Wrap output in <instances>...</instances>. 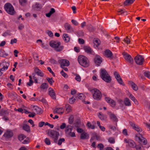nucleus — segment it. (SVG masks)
Wrapping results in <instances>:
<instances>
[{
  "instance_id": "nucleus-40",
  "label": "nucleus",
  "mask_w": 150,
  "mask_h": 150,
  "mask_svg": "<svg viewBox=\"0 0 150 150\" xmlns=\"http://www.w3.org/2000/svg\"><path fill=\"white\" fill-rule=\"evenodd\" d=\"M86 125L88 128H91L92 129H94L95 128V126L93 125H92L89 122H87Z\"/></svg>"
},
{
  "instance_id": "nucleus-28",
  "label": "nucleus",
  "mask_w": 150,
  "mask_h": 150,
  "mask_svg": "<svg viewBox=\"0 0 150 150\" xmlns=\"http://www.w3.org/2000/svg\"><path fill=\"white\" fill-rule=\"evenodd\" d=\"M3 65H4L3 67L0 69V70L1 71L7 70L9 66V64L7 62H5L4 63Z\"/></svg>"
},
{
  "instance_id": "nucleus-29",
  "label": "nucleus",
  "mask_w": 150,
  "mask_h": 150,
  "mask_svg": "<svg viewBox=\"0 0 150 150\" xmlns=\"http://www.w3.org/2000/svg\"><path fill=\"white\" fill-rule=\"evenodd\" d=\"M65 28L68 32H70L72 30V28L70 25L67 23L65 25Z\"/></svg>"
},
{
  "instance_id": "nucleus-60",
  "label": "nucleus",
  "mask_w": 150,
  "mask_h": 150,
  "mask_svg": "<svg viewBox=\"0 0 150 150\" xmlns=\"http://www.w3.org/2000/svg\"><path fill=\"white\" fill-rule=\"evenodd\" d=\"M61 74L65 78H67L68 77V76L67 74L65 73L63 70L61 71Z\"/></svg>"
},
{
  "instance_id": "nucleus-62",
  "label": "nucleus",
  "mask_w": 150,
  "mask_h": 150,
  "mask_svg": "<svg viewBox=\"0 0 150 150\" xmlns=\"http://www.w3.org/2000/svg\"><path fill=\"white\" fill-rule=\"evenodd\" d=\"M66 124L64 123H63L60 126V128L61 129H64L65 128H66Z\"/></svg>"
},
{
  "instance_id": "nucleus-52",
  "label": "nucleus",
  "mask_w": 150,
  "mask_h": 150,
  "mask_svg": "<svg viewBox=\"0 0 150 150\" xmlns=\"http://www.w3.org/2000/svg\"><path fill=\"white\" fill-rule=\"evenodd\" d=\"M75 79L76 80L79 82H80L81 80V78L80 76L79 75L77 74H76V77H75Z\"/></svg>"
},
{
  "instance_id": "nucleus-59",
  "label": "nucleus",
  "mask_w": 150,
  "mask_h": 150,
  "mask_svg": "<svg viewBox=\"0 0 150 150\" xmlns=\"http://www.w3.org/2000/svg\"><path fill=\"white\" fill-rule=\"evenodd\" d=\"M88 29L91 32L93 31L94 30V29L92 27V25H89L88 27Z\"/></svg>"
},
{
  "instance_id": "nucleus-25",
  "label": "nucleus",
  "mask_w": 150,
  "mask_h": 150,
  "mask_svg": "<svg viewBox=\"0 0 150 150\" xmlns=\"http://www.w3.org/2000/svg\"><path fill=\"white\" fill-rule=\"evenodd\" d=\"M33 111L37 114H40L42 113V109L37 106H34L33 108Z\"/></svg>"
},
{
  "instance_id": "nucleus-30",
  "label": "nucleus",
  "mask_w": 150,
  "mask_h": 150,
  "mask_svg": "<svg viewBox=\"0 0 150 150\" xmlns=\"http://www.w3.org/2000/svg\"><path fill=\"white\" fill-rule=\"evenodd\" d=\"M99 118L101 120H104L107 118V117L101 112H99L98 114Z\"/></svg>"
},
{
  "instance_id": "nucleus-38",
  "label": "nucleus",
  "mask_w": 150,
  "mask_h": 150,
  "mask_svg": "<svg viewBox=\"0 0 150 150\" xmlns=\"http://www.w3.org/2000/svg\"><path fill=\"white\" fill-rule=\"evenodd\" d=\"M48 87V84L45 83H42L40 86V88L42 89L47 88Z\"/></svg>"
},
{
  "instance_id": "nucleus-57",
  "label": "nucleus",
  "mask_w": 150,
  "mask_h": 150,
  "mask_svg": "<svg viewBox=\"0 0 150 150\" xmlns=\"http://www.w3.org/2000/svg\"><path fill=\"white\" fill-rule=\"evenodd\" d=\"M108 141L110 143H114L115 142V139L112 137H110L108 139Z\"/></svg>"
},
{
  "instance_id": "nucleus-32",
  "label": "nucleus",
  "mask_w": 150,
  "mask_h": 150,
  "mask_svg": "<svg viewBox=\"0 0 150 150\" xmlns=\"http://www.w3.org/2000/svg\"><path fill=\"white\" fill-rule=\"evenodd\" d=\"M128 144L129 145L130 147H136V146H137L135 143L133 141L130 139L129 140V142Z\"/></svg>"
},
{
  "instance_id": "nucleus-35",
  "label": "nucleus",
  "mask_w": 150,
  "mask_h": 150,
  "mask_svg": "<svg viewBox=\"0 0 150 150\" xmlns=\"http://www.w3.org/2000/svg\"><path fill=\"white\" fill-rule=\"evenodd\" d=\"M8 114L9 113L8 112L5 110H2L1 112V114L4 116H7Z\"/></svg>"
},
{
  "instance_id": "nucleus-8",
  "label": "nucleus",
  "mask_w": 150,
  "mask_h": 150,
  "mask_svg": "<svg viewBox=\"0 0 150 150\" xmlns=\"http://www.w3.org/2000/svg\"><path fill=\"white\" fill-rule=\"evenodd\" d=\"M135 139L136 140L144 145H146L147 143L146 139L142 136L140 137L138 136L137 135H136L135 136Z\"/></svg>"
},
{
  "instance_id": "nucleus-41",
  "label": "nucleus",
  "mask_w": 150,
  "mask_h": 150,
  "mask_svg": "<svg viewBox=\"0 0 150 150\" xmlns=\"http://www.w3.org/2000/svg\"><path fill=\"white\" fill-rule=\"evenodd\" d=\"M137 150H145L144 146L141 145H138L136 147Z\"/></svg>"
},
{
  "instance_id": "nucleus-10",
  "label": "nucleus",
  "mask_w": 150,
  "mask_h": 150,
  "mask_svg": "<svg viewBox=\"0 0 150 150\" xmlns=\"http://www.w3.org/2000/svg\"><path fill=\"white\" fill-rule=\"evenodd\" d=\"M105 99L106 101L109 104L110 106L113 107H115L116 105V102L114 100L109 97L106 96L105 95Z\"/></svg>"
},
{
  "instance_id": "nucleus-44",
  "label": "nucleus",
  "mask_w": 150,
  "mask_h": 150,
  "mask_svg": "<svg viewBox=\"0 0 150 150\" xmlns=\"http://www.w3.org/2000/svg\"><path fill=\"white\" fill-rule=\"evenodd\" d=\"M46 79L48 81L49 83L51 85H52V83L54 82L52 78L47 77L46 78Z\"/></svg>"
},
{
  "instance_id": "nucleus-15",
  "label": "nucleus",
  "mask_w": 150,
  "mask_h": 150,
  "mask_svg": "<svg viewBox=\"0 0 150 150\" xmlns=\"http://www.w3.org/2000/svg\"><path fill=\"white\" fill-rule=\"evenodd\" d=\"M110 119L113 122H117L118 121V119L115 115L114 114L111 112H109L108 113ZM116 126H117V123H116Z\"/></svg>"
},
{
  "instance_id": "nucleus-63",
  "label": "nucleus",
  "mask_w": 150,
  "mask_h": 150,
  "mask_svg": "<svg viewBox=\"0 0 150 150\" xmlns=\"http://www.w3.org/2000/svg\"><path fill=\"white\" fill-rule=\"evenodd\" d=\"M78 42L80 44H83L84 43V40L82 39L79 38L78 39Z\"/></svg>"
},
{
  "instance_id": "nucleus-18",
  "label": "nucleus",
  "mask_w": 150,
  "mask_h": 150,
  "mask_svg": "<svg viewBox=\"0 0 150 150\" xmlns=\"http://www.w3.org/2000/svg\"><path fill=\"white\" fill-rule=\"evenodd\" d=\"M64 109L62 108H56L53 111L54 113H57L61 114H63L64 112Z\"/></svg>"
},
{
  "instance_id": "nucleus-34",
  "label": "nucleus",
  "mask_w": 150,
  "mask_h": 150,
  "mask_svg": "<svg viewBox=\"0 0 150 150\" xmlns=\"http://www.w3.org/2000/svg\"><path fill=\"white\" fill-rule=\"evenodd\" d=\"M135 0H126L124 2V6H127L129 4H131L133 3Z\"/></svg>"
},
{
  "instance_id": "nucleus-64",
  "label": "nucleus",
  "mask_w": 150,
  "mask_h": 150,
  "mask_svg": "<svg viewBox=\"0 0 150 150\" xmlns=\"http://www.w3.org/2000/svg\"><path fill=\"white\" fill-rule=\"evenodd\" d=\"M17 42L16 39L14 38V39H11V41L10 43L11 44H13L14 43H16Z\"/></svg>"
},
{
  "instance_id": "nucleus-42",
  "label": "nucleus",
  "mask_w": 150,
  "mask_h": 150,
  "mask_svg": "<svg viewBox=\"0 0 150 150\" xmlns=\"http://www.w3.org/2000/svg\"><path fill=\"white\" fill-rule=\"evenodd\" d=\"M130 37H129V38L128 36H127L126 38L124 39V41L127 44H129V43H130Z\"/></svg>"
},
{
  "instance_id": "nucleus-36",
  "label": "nucleus",
  "mask_w": 150,
  "mask_h": 150,
  "mask_svg": "<svg viewBox=\"0 0 150 150\" xmlns=\"http://www.w3.org/2000/svg\"><path fill=\"white\" fill-rule=\"evenodd\" d=\"M66 111L67 113L71 112V106L68 104L66 105L65 106Z\"/></svg>"
},
{
  "instance_id": "nucleus-47",
  "label": "nucleus",
  "mask_w": 150,
  "mask_h": 150,
  "mask_svg": "<svg viewBox=\"0 0 150 150\" xmlns=\"http://www.w3.org/2000/svg\"><path fill=\"white\" fill-rule=\"evenodd\" d=\"M6 55V53L4 50H0V57H4Z\"/></svg>"
},
{
  "instance_id": "nucleus-1",
  "label": "nucleus",
  "mask_w": 150,
  "mask_h": 150,
  "mask_svg": "<svg viewBox=\"0 0 150 150\" xmlns=\"http://www.w3.org/2000/svg\"><path fill=\"white\" fill-rule=\"evenodd\" d=\"M50 46L54 48L57 52H59L62 51L64 48V46H60L61 43L58 41L52 40L50 42Z\"/></svg>"
},
{
  "instance_id": "nucleus-13",
  "label": "nucleus",
  "mask_w": 150,
  "mask_h": 150,
  "mask_svg": "<svg viewBox=\"0 0 150 150\" xmlns=\"http://www.w3.org/2000/svg\"><path fill=\"white\" fill-rule=\"evenodd\" d=\"M129 124L131 126L133 127V129L136 130L137 132H140L142 131V129L139 127L134 123L132 122H129Z\"/></svg>"
},
{
  "instance_id": "nucleus-27",
  "label": "nucleus",
  "mask_w": 150,
  "mask_h": 150,
  "mask_svg": "<svg viewBox=\"0 0 150 150\" xmlns=\"http://www.w3.org/2000/svg\"><path fill=\"white\" fill-rule=\"evenodd\" d=\"M22 127L23 129L25 131L28 133H30V128L29 125L26 124H24L23 125Z\"/></svg>"
},
{
  "instance_id": "nucleus-17",
  "label": "nucleus",
  "mask_w": 150,
  "mask_h": 150,
  "mask_svg": "<svg viewBox=\"0 0 150 150\" xmlns=\"http://www.w3.org/2000/svg\"><path fill=\"white\" fill-rule=\"evenodd\" d=\"M104 56L108 58L111 59L113 57L112 52L109 50H106L105 51Z\"/></svg>"
},
{
  "instance_id": "nucleus-48",
  "label": "nucleus",
  "mask_w": 150,
  "mask_h": 150,
  "mask_svg": "<svg viewBox=\"0 0 150 150\" xmlns=\"http://www.w3.org/2000/svg\"><path fill=\"white\" fill-rule=\"evenodd\" d=\"M65 141V139L64 138H62L58 140V142L57 143L59 145H61L62 143L64 142Z\"/></svg>"
},
{
  "instance_id": "nucleus-4",
  "label": "nucleus",
  "mask_w": 150,
  "mask_h": 150,
  "mask_svg": "<svg viewBox=\"0 0 150 150\" xmlns=\"http://www.w3.org/2000/svg\"><path fill=\"white\" fill-rule=\"evenodd\" d=\"M100 75L101 78L104 81L108 83L110 82L111 81V78L105 69H101Z\"/></svg>"
},
{
  "instance_id": "nucleus-33",
  "label": "nucleus",
  "mask_w": 150,
  "mask_h": 150,
  "mask_svg": "<svg viewBox=\"0 0 150 150\" xmlns=\"http://www.w3.org/2000/svg\"><path fill=\"white\" fill-rule=\"evenodd\" d=\"M55 12V10L54 8H52L51 9V10L50 12L46 14V16L48 17H50L52 14H53Z\"/></svg>"
},
{
  "instance_id": "nucleus-49",
  "label": "nucleus",
  "mask_w": 150,
  "mask_h": 150,
  "mask_svg": "<svg viewBox=\"0 0 150 150\" xmlns=\"http://www.w3.org/2000/svg\"><path fill=\"white\" fill-rule=\"evenodd\" d=\"M116 79L118 82L121 85H124V84L121 77H120L119 78H118Z\"/></svg>"
},
{
  "instance_id": "nucleus-23",
  "label": "nucleus",
  "mask_w": 150,
  "mask_h": 150,
  "mask_svg": "<svg viewBox=\"0 0 150 150\" xmlns=\"http://www.w3.org/2000/svg\"><path fill=\"white\" fill-rule=\"evenodd\" d=\"M83 49L86 52L89 54H91L93 51L88 46H84L83 47Z\"/></svg>"
},
{
  "instance_id": "nucleus-26",
  "label": "nucleus",
  "mask_w": 150,
  "mask_h": 150,
  "mask_svg": "<svg viewBox=\"0 0 150 150\" xmlns=\"http://www.w3.org/2000/svg\"><path fill=\"white\" fill-rule=\"evenodd\" d=\"M72 130V127L70 125H68L66 127L65 130V134H69L70 132H71Z\"/></svg>"
},
{
  "instance_id": "nucleus-21",
  "label": "nucleus",
  "mask_w": 150,
  "mask_h": 150,
  "mask_svg": "<svg viewBox=\"0 0 150 150\" xmlns=\"http://www.w3.org/2000/svg\"><path fill=\"white\" fill-rule=\"evenodd\" d=\"M128 83L131 85L132 89L135 91L138 90V88L137 85L132 81H128Z\"/></svg>"
},
{
  "instance_id": "nucleus-50",
  "label": "nucleus",
  "mask_w": 150,
  "mask_h": 150,
  "mask_svg": "<svg viewBox=\"0 0 150 150\" xmlns=\"http://www.w3.org/2000/svg\"><path fill=\"white\" fill-rule=\"evenodd\" d=\"M67 136H70L71 137H76L75 133L74 132H70L69 134H66Z\"/></svg>"
},
{
  "instance_id": "nucleus-12",
  "label": "nucleus",
  "mask_w": 150,
  "mask_h": 150,
  "mask_svg": "<svg viewBox=\"0 0 150 150\" xmlns=\"http://www.w3.org/2000/svg\"><path fill=\"white\" fill-rule=\"evenodd\" d=\"M94 60L95 64L98 66H99L102 61V58L98 55L96 56Z\"/></svg>"
},
{
  "instance_id": "nucleus-6",
  "label": "nucleus",
  "mask_w": 150,
  "mask_h": 150,
  "mask_svg": "<svg viewBox=\"0 0 150 150\" xmlns=\"http://www.w3.org/2000/svg\"><path fill=\"white\" fill-rule=\"evenodd\" d=\"M4 8L7 12L10 15H13L15 13L13 6L10 3L6 4L4 6Z\"/></svg>"
},
{
  "instance_id": "nucleus-43",
  "label": "nucleus",
  "mask_w": 150,
  "mask_h": 150,
  "mask_svg": "<svg viewBox=\"0 0 150 150\" xmlns=\"http://www.w3.org/2000/svg\"><path fill=\"white\" fill-rule=\"evenodd\" d=\"M26 137L23 134H21L19 135L18 137V139L19 140L21 141L23 140L24 138H25Z\"/></svg>"
},
{
  "instance_id": "nucleus-20",
  "label": "nucleus",
  "mask_w": 150,
  "mask_h": 150,
  "mask_svg": "<svg viewBox=\"0 0 150 150\" xmlns=\"http://www.w3.org/2000/svg\"><path fill=\"white\" fill-rule=\"evenodd\" d=\"M34 71L35 72L36 74L38 76L41 77H43L44 76L43 73L42 71L40 70L38 67L34 68Z\"/></svg>"
},
{
  "instance_id": "nucleus-53",
  "label": "nucleus",
  "mask_w": 150,
  "mask_h": 150,
  "mask_svg": "<svg viewBox=\"0 0 150 150\" xmlns=\"http://www.w3.org/2000/svg\"><path fill=\"white\" fill-rule=\"evenodd\" d=\"M45 144L47 145H50L51 144L50 139L48 138H46L45 139Z\"/></svg>"
},
{
  "instance_id": "nucleus-22",
  "label": "nucleus",
  "mask_w": 150,
  "mask_h": 150,
  "mask_svg": "<svg viewBox=\"0 0 150 150\" xmlns=\"http://www.w3.org/2000/svg\"><path fill=\"white\" fill-rule=\"evenodd\" d=\"M123 103L126 106H130L131 105L130 100L127 98H125L123 100Z\"/></svg>"
},
{
  "instance_id": "nucleus-45",
  "label": "nucleus",
  "mask_w": 150,
  "mask_h": 150,
  "mask_svg": "<svg viewBox=\"0 0 150 150\" xmlns=\"http://www.w3.org/2000/svg\"><path fill=\"white\" fill-rule=\"evenodd\" d=\"M30 142V139L28 137L27 138L22 142V143L24 144H27L29 143Z\"/></svg>"
},
{
  "instance_id": "nucleus-9",
  "label": "nucleus",
  "mask_w": 150,
  "mask_h": 150,
  "mask_svg": "<svg viewBox=\"0 0 150 150\" xmlns=\"http://www.w3.org/2000/svg\"><path fill=\"white\" fill-rule=\"evenodd\" d=\"M122 55L126 60L131 64L133 63V59L129 54L125 52H124L122 53Z\"/></svg>"
},
{
  "instance_id": "nucleus-46",
  "label": "nucleus",
  "mask_w": 150,
  "mask_h": 150,
  "mask_svg": "<svg viewBox=\"0 0 150 150\" xmlns=\"http://www.w3.org/2000/svg\"><path fill=\"white\" fill-rule=\"evenodd\" d=\"M74 121V117L72 116H71L69 118V122L70 124H72Z\"/></svg>"
},
{
  "instance_id": "nucleus-39",
  "label": "nucleus",
  "mask_w": 150,
  "mask_h": 150,
  "mask_svg": "<svg viewBox=\"0 0 150 150\" xmlns=\"http://www.w3.org/2000/svg\"><path fill=\"white\" fill-rule=\"evenodd\" d=\"M77 97L79 99L83 100L85 98V96L82 93H80L78 95Z\"/></svg>"
},
{
  "instance_id": "nucleus-7",
  "label": "nucleus",
  "mask_w": 150,
  "mask_h": 150,
  "mask_svg": "<svg viewBox=\"0 0 150 150\" xmlns=\"http://www.w3.org/2000/svg\"><path fill=\"white\" fill-rule=\"evenodd\" d=\"M135 62L137 64L142 65L144 61V59L141 55H137L134 58Z\"/></svg>"
},
{
  "instance_id": "nucleus-24",
  "label": "nucleus",
  "mask_w": 150,
  "mask_h": 150,
  "mask_svg": "<svg viewBox=\"0 0 150 150\" xmlns=\"http://www.w3.org/2000/svg\"><path fill=\"white\" fill-rule=\"evenodd\" d=\"M89 138V135L86 133L84 132L80 135V138L82 139H87Z\"/></svg>"
},
{
  "instance_id": "nucleus-2",
  "label": "nucleus",
  "mask_w": 150,
  "mask_h": 150,
  "mask_svg": "<svg viewBox=\"0 0 150 150\" xmlns=\"http://www.w3.org/2000/svg\"><path fill=\"white\" fill-rule=\"evenodd\" d=\"M78 61L82 66L86 67L89 66V61L86 57L82 55L79 56L78 57Z\"/></svg>"
},
{
  "instance_id": "nucleus-51",
  "label": "nucleus",
  "mask_w": 150,
  "mask_h": 150,
  "mask_svg": "<svg viewBox=\"0 0 150 150\" xmlns=\"http://www.w3.org/2000/svg\"><path fill=\"white\" fill-rule=\"evenodd\" d=\"M129 97L135 103L137 101L135 98L132 94L130 95Z\"/></svg>"
},
{
  "instance_id": "nucleus-16",
  "label": "nucleus",
  "mask_w": 150,
  "mask_h": 150,
  "mask_svg": "<svg viewBox=\"0 0 150 150\" xmlns=\"http://www.w3.org/2000/svg\"><path fill=\"white\" fill-rule=\"evenodd\" d=\"M42 8L41 4L39 3H36L33 6V8L35 11L40 10Z\"/></svg>"
},
{
  "instance_id": "nucleus-14",
  "label": "nucleus",
  "mask_w": 150,
  "mask_h": 150,
  "mask_svg": "<svg viewBox=\"0 0 150 150\" xmlns=\"http://www.w3.org/2000/svg\"><path fill=\"white\" fill-rule=\"evenodd\" d=\"M13 136V133L11 130H7L4 135V136L7 138H9Z\"/></svg>"
},
{
  "instance_id": "nucleus-54",
  "label": "nucleus",
  "mask_w": 150,
  "mask_h": 150,
  "mask_svg": "<svg viewBox=\"0 0 150 150\" xmlns=\"http://www.w3.org/2000/svg\"><path fill=\"white\" fill-rule=\"evenodd\" d=\"M97 147L100 149V150H102L104 147V146L102 144L100 143L98 144Z\"/></svg>"
},
{
  "instance_id": "nucleus-56",
  "label": "nucleus",
  "mask_w": 150,
  "mask_h": 150,
  "mask_svg": "<svg viewBox=\"0 0 150 150\" xmlns=\"http://www.w3.org/2000/svg\"><path fill=\"white\" fill-rule=\"evenodd\" d=\"M145 76L150 79V72L149 71H146L144 73Z\"/></svg>"
},
{
  "instance_id": "nucleus-5",
  "label": "nucleus",
  "mask_w": 150,
  "mask_h": 150,
  "mask_svg": "<svg viewBox=\"0 0 150 150\" xmlns=\"http://www.w3.org/2000/svg\"><path fill=\"white\" fill-rule=\"evenodd\" d=\"M90 91L93 94V96L94 99L98 100L101 99L102 94L98 90L94 88L90 89Z\"/></svg>"
},
{
  "instance_id": "nucleus-58",
  "label": "nucleus",
  "mask_w": 150,
  "mask_h": 150,
  "mask_svg": "<svg viewBox=\"0 0 150 150\" xmlns=\"http://www.w3.org/2000/svg\"><path fill=\"white\" fill-rule=\"evenodd\" d=\"M75 100V98H74L73 97H72L69 99V102L70 103L72 104L74 103Z\"/></svg>"
},
{
  "instance_id": "nucleus-11",
  "label": "nucleus",
  "mask_w": 150,
  "mask_h": 150,
  "mask_svg": "<svg viewBox=\"0 0 150 150\" xmlns=\"http://www.w3.org/2000/svg\"><path fill=\"white\" fill-rule=\"evenodd\" d=\"M59 63L60 64L61 67L65 66H68L69 65V61L66 59H62L59 60Z\"/></svg>"
},
{
  "instance_id": "nucleus-31",
  "label": "nucleus",
  "mask_w": 150,
  "mask_h": 150,
  "mask_svg": "<svg viewBox=\"0 0 150 150\" xmlns=\"http://www.w3.org/2000/svg\"><path fill=\"white\" fill-rule=\"evenodd\" d=\"M63 39L66 42H68L70 40V38L67 34H64L63 35Z\"/></svg>"
},
{
  "instance_id": "nucleus-37",
  "label": "nucleus",
  "mask_w": 150,
  "mask_h": 150,
  "mask_svg": "<svg viewBox=\"0 0 150 150\" xmlns=\"http://www.w3.org/2000/svg\"><path fill=\"white\" fill-rule=\"evenodd\" d=\"M19 2L21 5L24 6L27 3V0H19Z\"/></svg>"
},
{
  "instance_id": "nucleus-3",
  "label": "nucleus",
  "mask_w": 150,
  "mask_h": 150,
  "mask_svg": "<svg viewBox=\"0 0 150 150\" xmlns=\"http://www.w3.org/2000/svg\"><path fill=\"white\" fill-rule=\"evenodd\" d=\"M47 133L48 135L52 138L54 142L57 143L59 136V132L53 130H49L47 131Z\"/></svg>"
},
{
  "instance_id": "nucleus-19",
  "label": "nucleus",
  "mask_w": 150,
  "mask_h": 150,
  "mask_svg": "<svg viewBox=\"0 0 150 150\" xmlns=\"http://www.w3.org/2000/svg\"><path fill=\"white\" fill-rule=\"evenodd\" d=\"M49 93L50 96L53 99L56 98L55 93L54 90L51 88L49 89Z\"/></svg>"
},
{
  "instance_id": "nucleus-61",
  "label": "nucleus",
  "mask_w": 150,
  "mask_h": 150,
  "mask_svg": "<svg viewBox=\"0 0 150 150\" xmlns=\"http://www.w3.org/2000/svg\"><path fill=\"white\" fill-rule=\"evenodd\" d=\"M117 12L120 13L119 14H121L125 12V9H119L117 11Z\"/></svg>"
},
{
  "instance_id": "nucleus-55",
  "label": "nucleus",
  "mask_w": 150,
  "mask_h": 150,
  "mask_svg": "<svg viewBox=\"0 0 150 150\" xmlns=\"http://www.w3.org/2000/svg\"><path fill=\"white\" fill-rule=\"evenodd\" d=\"M114 74L116 79L119 78L120 77L118 73L116 71L114 72Z\"/></svg>"
}]
</instances>
